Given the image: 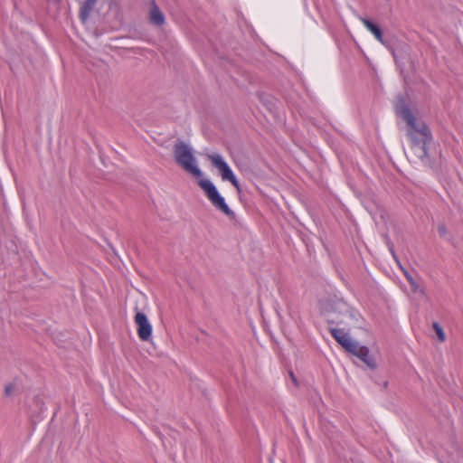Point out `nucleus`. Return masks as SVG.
Segmentation results:
<instances>
[{
    "label": "nucleus",
    "mask_w": 463,
    "mask_h": 463,
    "mask_svg": "<svg viewBox=\"0 0 463 463\" xmlns=\"http://www.w3.org/2000/svg\"><path fill=\"white\" fill-rule=\"evenodd\" d=\"M174 157L176 164L186 173L194 177H201L202 171L197 166V161L193 154V149L184 141H177L173 147Z\"/></svg>",
    "instance_id": "nucleus-1"
},
{
    "label": "nucleus",
    "mask_w": 463,
    "mask_h": 463,
    "mask_svg": "<svg viewBox=\"0 0 463 463\" xmlns=\"http://www.w3.org/2000/svg\"><path fill=\"white\" fill-rule=\"evenodd\" d=\"M398 114L408 126L407 136L410 139L423 138L425 140H432V135L429 127L424 121L417 118L407 106L399 109Z\"/></svg>",
    "instance_id": "nucleus-2"
},
{
    "label": "nucleus",
    "mask_w": 463,
    "mask_h": 463,
    "mask_svg": "<svg viewBox=\"0 0 463 463\" xmlns=\"http://www.w3.org/2000/svg\"><path fill=\"white\" fill-rule=\"evenodd\" d=\"M330 312H338L340 317L328 320L329 324L343 325L348 329L356 327L359 325L360 314L347 306L343 300H335L334 306L330 309H326Z\"/></svg>",
    "instance_id": "nucleus-3"
},
{
    "label": "nucleus",
    "mask_w": 463,
    "mask_h": 463,
    "mask_svg": "<svg viewBox=\"0 0 463 463\" xmlns=\"http://www.w3.org/2000/svg\"><path fill=\"white\" fill-rule=\"evenodd\" d=\"M200 187L205 192V194L212 204L228 216L231 220L235 219V213L232 211L224 201V198L220 195L214 184L207 179L199 181Z\"/></svg>",
    "instance_id": "nucleus-4"
},
{
    "label": "nucleus",
    "mask_w": 463,
    "mask_h": 463,
    "mask_svg": "<svg viewBox=\"0 0 463 463\" xmlns=\"http://www.w3.org/2000/svg\"><path fill=\"white\" fill-rule=\"evenodd\" d=\"M411 146L409 156L414 162L420 161L423 165L432 166L431 156L429 153V145L432 140H425L423 138L410 139Z\"/></svg>",
    "instance_id": "nucleus-5"
},
{
    "label": "nucleus",
    "mask_w": 463,
    "mask_h": 463,
    "mask_svg": "<svg viewBox=\"0 0 463 463\" xmlns=\"http://www.w3.org/2000/svg\"><path fill=\"white\" fill-rule=\"evenodd\" d=\"M208 159L211 161L213 165L219 170L222 180L231 182L238 192H240L241 185L228 164L223 160L222 156L219 154H212L208 155Z\"/></svg>",
    "instance_id": "nucleus-6"
},
{
    "label": "nucleus",
    "mask_w": 463,
    "mask_h": 463,
    "mask_svg": "<svg viewBox=\"0 0 463 463\" xmlns=\"http://www.w3.org/2000/svg\"><path fill=\"white\" fill-rule=\"evenodd\" d=\"M135 323L137 326L138 337L143 341H147L152 335V326L146 316L142 312H137L135 316Z\"/></svg>",
    "instance_id": "nucleus-7"
},
{
    "label": "nucleus",
    "mask_w": 463,
    "mask_h": 463,
    "mask_svg": "<svg viewBox=\"0 0 463 463\" xmlns=\"http://www.w3.org/2000/svg\"><path fill=\"white\" fill-rule=\"evenodd\" d=\"M363 361L368 368L374 370L377 368L375 358L370 354L368 347L355 344V348H352L349 352Z\"/></svg>",
    "instance_id": "nucleus-8"
},
{
    "label": "nucleus",
    "mask_w": 463,
    "mask_h": 463,
    "mask_svg": "<svg viewBox=\"0 0 463 463\" xmlns=\"http://www.w3.org/2000/svg\"><path fill=\"white\" fill-rule=\"evenodd\" d=\"M329 331L336 342L341 345L347 352H350L352 348H355V344L357 342L352 341L350 339L349 335L345 332V328L339 329L331 327Z\"/></svg>",
    "instance_id": "nucleus-9"
},
{
    "label": "nucleus",
    "mask_w": 463,
    "mask_h": 463,
    "mask_svg": "<svg viewBox=\"0 0 463 463\" xmlns=\"http://www.w3.org/2000/svg\"><path fill=\"white\" fill-rule=\"evenodd\" d=\"M98 0H84L80 4L79 18L82 24H86L93 11Z\"/></svg>",
    "instance_id": "nucleus-10"
},
{
    "label": "nucleus",
    "mask_w": 463,
    "mask_h": 463,
    "mask_svg": "<svg viewBox=\"0 0 463 463\" xmlns=\"http://www.w3.org/2000/svg\"><path fill=\"white\" fill-rule=\"evenodd\" d=\"M149 19L151 24L156 26H161L165 23V15L154 1L152 2V6L149 12Z\"/></svg>",
    "instance_id": "nucleus-11"
},
{
    "label": "nucleus",
    "mask_w": 463,
    "mask_h": 463,
    "mask_svg": "<svg viewBox=\"0 0 463 463\" xmlns=\"http://www.w3.org/2000/svg\"><path fill=\"white\" fill-rule=\"evenodd\" d=\"M361 21L364 24V25L374 35L377 41H379L383 44H385L383 32L378 25H376L372 21L366 18H361Z\"/></svg>",
    "instance_id": "nucleus-12"
},
{
    "label": "nucleus",
    "mask_w": 463,
    "mask_h": 463,
    "mask_svg": "<svg viewBox=\"0 0 463 463\" xmlns=\"http://www.w3.org/2000/svg\"><path fill=\"white\" fill-rule=\"evenodd\" d=\"M403 273L411 286V289L413 293H419L421 296H425V290L420 287L418 282L412 278V276L406 270H403Z\"/></svg>",
    "instance_id": "nucleus-13"
},
{
    "label": "nucleus",
    "mask_w": 463,
    "mask_h": 463,
    "mask_svg": "<svg viewBox=\"0 0 463 463\" xmlns=\"http://www.w3.org/2000/svg\"><path fill=\"white\" fill-rule=\"evenodd\" d=\"M432 326L437 334L439 340L440 342H444L446 340V335H445V333H444L442 327L437 322H434Z\"/></svg>",
    "instance_id": "nucleus-14"
},
{
    "label": "nucleus",
    "mask_w": 463,
    "mask_h": 463,
    "mask_svg": "<svg viewBox=\"0 0 463 463\" xmlns=\"http://www.w3.org/2000/svg\"><path fill=\"white\" fill-rule=\"evenodd\" d=\"M33 403L35 404V406L38 408V410L40 411H42L43 410L44 402L41 397L35 396L33 398Z\"/></svg>",
    "instance_id": "nucleus-15"
},
{
    "label": "nucleus",
    "mask_w": 463,
    "mask_h": 463,
    "mask_svg": "<svg viewBox=\"0 0 463 463\" xmlns=\"http://www.w3.org/2000/svg\"><path fill=\"white\" fill-rule=\"evenodd\" d=\"M384 239H385V241H386V244H387V246H388L389 250L391 251L392 255L393 257H395L394 249H393V244L392 243V241H391L390 238L388 237V235H385V236H384Z\"/></svg>",
    "instance_id": "nucleus-16"
},
{
    "label": "nucleus",
    "mask_w": 463,
    "mask_h": 463,
    "mask_svg": "<svg viewBox=\"0 0 463 463\" xmlns=\"http://www.w3.org/2000/svg\"><path fill=\"white\" fill-rule=\"evenodd\" d=\"M288 374H289V377L291 379V382L292 383L296 386V387H299V383H298V380L297 379L296 375L294 374V373L290 370L288 372Z\"/></svg>",
    "instance_id": "nucleus-17"
},
{
    "label": "nucleus",
    "mask_w": 463,
    "mask_h": 463,
    "mask_svg": "<svg viewBox=\"0 0 463 463\" xmlns=\"http://www.w3.org/2000/svg\"><path fill=\"white\" fill-rule=\"evenodd\" d=\"M13 391H14V384H12V383L7 384L5 386V396L12 395Z\"/></svg>",
    "instance_id": "nucleus-18"
},
{
    "label": "nucleus",
    "mask_w": 463,
    "mask_h": 463,
    "mask_svg": "<svg viewBox=\"0 0 463 463\" xmlns=\"http://www.w3.org/2000/svg\"><path fill=\"white\" fill-rule=\"evenodd\" d=\"M438 232L440 236H445L447 234V228L444 224H440L438 227Z\"/></svg>",
    "instance_id": "nucleus-19"
},
{
    "label": "nucleus",
    "mask_w": 463,
    "mask_h": 463,
    "mask_svg": "<svg viewBox=\"0 0 463 463\" xmlns=\"http://www.w3.org/2000/svg\"><path fill=\"white\" fill-rule=\"evenodd\" d=\"M388 385H389L388 381H384V382H383V389H387V388H388Z\"/></svg>",
    "instance_id": "nucleus-20"
}]
</instances>
